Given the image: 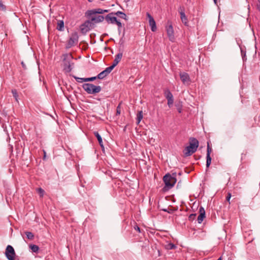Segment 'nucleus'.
Instances as JSON below:
<instances>
[{
  "label": "nucleus",
  "mask_w": 260,
  "mask_h": 260,
  "mask_svg": "<svg viewBox=\"0 0 260 260\" xmlns=\"http://www.w3.org/2000/svg\"><path fill=\"white\" fill-rule=\"evenodd\" d=\"M198 140L193 137L189 138V145L185 148L183 150L184 156H188L194 153L199 147Z\"/></svg>",
  "instance_id": "nucleus-1"
},
{
  "label": "nucleus",
  "mask_w": 260,
  "mask_h": 260,
  "mask_svg": "<svg viewBox=\"0 0 260 260\" xmlns=\"http://www.w3.org/2000/svg\"><path fill=\"white\" fill-rule=\"evenodd\" d=\"M163 181L165 184L164 189L168 190L174 186L177 180L175 176H172L169 173H168L164 176Z\"/></svg>",
  "instance_id": "nucleus-2"
},
{
  "label": "nucleus",
  "mask_w": 260,
  "mask_h": 260,
  "mask_svg": "<svg viewBox=\"0 0 260 260\" xmlns=\"http://www.w3.org/2000/svg\"><path fill=\"white\" fill-rule=\"evenodd\" d=\"M82 88L88 94H95L100 92L102 88L100 86H95L93 84L84 83Z\"/></svg>",
  "instance_id": "nucleus-3"
},
{
  "label": "nucleus",
  "mask_w": 260,
  "mask_h": 260,
  "mask_svg": "<svg viewBox=\"0 0 260 260\" xmlns=\"http://www.w3.org/2000/svg\"><path fill=\"white\" fill-rule=\"evenodd\" d=\"M63 61H64V67L63 70L66 73L70 72L72 70V64H73V63H71L70 61L72 59L73 57L71 54H66L63 55Z\"/></svg>",
  "instance_id": "nucleus-4"
},
{
  "label": "nucleus",
  "mask_w": 260,
  "mask_h": 260,
  "mask_svg": "<svg viewBox=\"0 0 260 260\" xmlns=\"http://www.w3.org/2000/svg\"><path fill=\"white\" fill-rule=\"evenodd\" d=\"M78 35L77 32L71 34L69 40L66 44V48L69 49L75 45L78 42Z\"/></svg>",
  "instance_id": "nucleus-5"
},
{
  "label": "nucleus",
  "mask_w": 260,
  "mask_h": 260,
  "mask_svg": "<svg viewBox=\"0 0 260 260\" xmlns=\"http://www.w3.org/2000/svg\"><path fill=\"white\" fill-rule=\"evenodd\" d=\"M166 31L170 41L174 42L175 40L174 32L171 21H168L166 26Z\"/></svg>",
  "instance_id": "nucleus-6"
},
{
  "label": "nucleus",
  "mask_w": 260,
  "mask_h": 260,
  "mask_svg": "<svg viewBox=\"0 0 260 260\" xmlns=\"http://www.w3.org/2000/svg\"><path fill=\"white\" fill-rule=\"evenodd\" d=\"M5 255L8 260H15L16 253L11 245H8L5 251Z\"/></svg>",
  "instance_id": "nucleus-7"
},
{
  "label": "nucleus",
  "mask_w": 260,
  "mask_h": 260,
  "mask_svg": "<svg viewBox=\"0 0 260 260\" xmlns=\"http://www.w3.org/2000/svg\"><path fill=\"white\" fill-rule=\"evenodd\" d=\"M146 16L149 19V24L151 26V29L152 31H155L156 30V26L155 21L153 17L148 12L146 13Z\"/></svg>",
  "instance_id": "nucleus-8"
},
{
  "label": "nucleus",
  "mask_w": 260,
  "mask_h": 260,
  "mask_svg": "<svg viewBox=\"0 0 260 260\" xmlns=\"http://www.w3.org/2000/svg\"><path fill=\"white\" fill-rule=\"evenodd\" d=\"M180 79L184 84H189L190 79L189 75L185 72H180L179 73Z\"/></svg>",
  "instance_id": "nucleus-9"
},
{
  "label": "nucleus",
  "mask_w": 260,
  "mask_h": 260,
  "mask_svg": "<svg viewBox=\"0 0 260 260\" xmlns=\"http://www.w3.org/2000/svg\"><path fill=\"white\" fill-rule=\"evenodd\" d=\"M212 148L209 145V143H207V156H206V167L208 168L211 163V157L210 153L212 152Z\"/></svg>",
  "instance_id": "nucleus-10"
},
{
  "label": "nucleus",
  "mask_w": 260,
  "mask_h": 260,
  "mask_svg": "<svg viewBox=\"0 0 260 260\" xmlns=\"http://www.w3.org/2000/svg\"><path fill=\"white\" fill-rule=\"evenodd\" d=\"M115 15L114 12H111L108 15H107L105 17L106 21L108 23H111L112 24L115 23L117 21V18L114 16Z\"/></svg>",
  "instance_id": "nucleus-11"
},
{
  "label": "nucleus",
  "mask_w": 260,
  "mask_h": 260,
  "mask_svg": "<svg viewBox=\"0 0 260 260\" xmlns=\"http://www.w3.org/2000/svg\"><path fill=\"white\" fill-rule=\"evenodd\" d=\"M113 69L111 66L107 68L104 71L98 74L97 77L99 79H102L106 77Z\"/></svg>",
  "instance_id": "nucleus-12"
},
{
  "label": "nucleus",
  "mask_w": 260,
  "mask_h": 260,
  "mask_svg": "<svg viewBox=\"0 0 260 260\" xmlns=\"http://www.w3.org/2000/svg\"><path fill=\"white\" fill-rule=\"evenodd\" d=\"M96 14H103V9L101 8L95 9L92 10H88L85 13V15L87 17H90L92 15H94Z\"/></svg>",
  "instance_id": "nucleus-13"
},
{
  "label": "nucleus",
  "mask_w": 260,
  "mask_h": 260,
  "mask_svg": "<svg viewBox=\"0 0 260 260\" xmlns=\"http://www.w3.org/2000/svg\"><path fill=\"white\" fill-rule=\"evenodd\" d=\"M199 213L200 214L198 217L197 220L199 223H201L205 218V211L204 208L202 206L199 208Z\"/></svg>",
  "instance_id": "nucleus-14"
},
{
  "label": "nucleus",
  "mask_w": 260,
  "mask_h": 260,
  "mask_svg": "<svg viewBox=\"0 0 260 260\" xmlns=\"http://www.w3.org/2000/svg\"><path fill=\"white\" fill-rule=\"evenodd\" d=\"M122 56H123V54L122 52L118 53L115 56V59L114 60L113 64L111 66V67H112L113 69H114L118 64V63L120 61V60L122 57Z\"/></svg>",
  "instance_id": "nucleus-15"
},
{
  "label": "nucleus",
  "mask_w": 260,
  "mask_h": 260,
  "mask_svg": "<svg viewBox=\"0 0 260 260\" xmlns=\"http://www.w3.org/2000/svg\"><path fill=\"white\" fill-rule=\"evenodd\" d=\"M90 23V21H86L84 24L80 26V30L82 34H85L89 31V29L88 27V25Z\"/></svg>",
  "instance_id": "nucleus-16"
},
{
  "label": "nucleus",
  "mask_w": 260,
  "mask_h": 260,
  "mask_svg": "<svg viewBox=\"0 0 260 260\" xmlns=\"http://www.w3.org/2000/svg\"><path fill=\"white\" fill-rule=\"evenodd\" d=\"M105 19V17L102 15H99L98 17H92L91 18V22H94L95 23H99L103 21V20Z\"/></svg>",
  "instance_id": "nucleus-17"
},
{
  "label": "nucleus",
  "mask_w": 260,
  "mask_h": 260,
  "mask_svg": "<svg viewBox=\"0 0 260 260\" xmlns=\"http://www.w3.org/2000/svg\"><path fill=\"white\" fill-rule=\"evenodd\" d=\"M180 18L181 19L182 22L185 25H187L188 20L185 14V13L183 11L180 12Z\"/></svg>",
  "instance_id": "nucleus-18"
},
{
  "label": "nucleus",
  "mask_w": 260,
  "mask_h": 260,
  "mask_svg": "<svg viewBox=\"0 0 260 260\" xmlns=\"http://www.w3.org/2000/svg\"><path fill=\"white\" fill-rule=\"evenodd\" d=\"M94 135L96 137V138H97V139L98 140V142L99 143V144L101 146V147L102 148H104V145H103V143L102 138L101 136H100V135L97 132H94Z\"/></svg>",
  "instance_id": "nucleus-19"
},
{
  "label": "nucleus",
  "mask_w": 260,
  "mask_h": 260,
  "mask_svg": "<svg viewBox=\"0 0 260 260\" xmlns=\"http://www.w3.org/2000/svg\"><path fill=\"white\" fill-rule=\"evenodd\" d=\"M56 29L59 31H63L64 30V22L63 20H58L57 21Z\"/></svg>",
  "instance_id": "nucleus-20"
},
{
  "label": "nucleus",
  "mask_w": 260,
  "mask_h": 260,
  "mask_svg": "<svg viewBox=\"0 0 260 260\" xmlns=\"http://www.w3.org/2000/svg\"><path fill=\"white\" fill-rule=\"evenodd\" d=\"M115 15L121 18H122L126 20H127V17L126 15L121 11H117V12L115 13Z\"/></svg>",
  "instance_id": "nucleus-21"
},
{
  "label": "nucleus",
  "mask_w": 260,
  "mask_h": 260,
  "mask_svg": "<svg viewBox=\"0 0 260 260\" xmlns=\"http://www.w3.org/2000/svg\"><path fill=\"white\" fill-rule=\"evenodd\" d=\"M165 95L166 99H170L173 98V96L172 93L171 92V91L169 89H166L165 91Z\"/></svg>",
  "instance_id": "nucleus-22"
},
{
  "label": "nucleus",
  "mask_w": 260,
  "mask_h": 260,
  "mask_svg": "<svg viewBox=\"0 0 260 260\" xmlns=\"http://www.w3.org/2000/svg\"><path fill=\"white\" fill-rule=\"evenodd\" d=\"M143 118V113L142 111H139L137 115V124H139Z\"/></svg>",
  "instance_id": "nucleus-23"
},
{
  "label": "nucleus",
  "mask_w": 260,
  "mask_h": 260,
  "mask_svg": "<svg viewBox=\"0 0 260 260\" xmlns=\"http://www.w3.org/2000/svg\"><path fill=\"white\" fill-rule=\"evenodd\" d=\"M165 247L168 250L174 249L176 248V246L172 243H168L165 246Z\"/></svg>",
  "instance_id": "nucleus-24"
},
{
  "label": "nucleus",
  "mask_w": 260,
  "mask_h": 260,
  "mask_svg": "<svg viewBox=\"0 0 260 260\" xmlns=\"http://www.w3.org/2000/svg\"><path fill=\"white\" fill-rule=\"evenodd\" d=\"M29 247L34 252H37L39 249V246L36 245L31 244Z\"/></svg>",
  "instance_id": "nucleus-25"
},
{
  "label": "nucleus",
  "mask_w": 260,
  "mask_h": 260,
  "mask_svg": "<svg viewBox=\"0 0 260 260\" xmlns=\"http://www.w3.org/2000/svg\"><path fill=\"white\" fill-rule=\"evenodd\" d=\"M25 233L28 239L32 240L34 238V235L32 233L30 232H26Z\"/></svg>",
  "instance_id": "nucleus-26"
},
{
  "label": "nucleus",
  "mask_w": 260,
  "mask_h": 260,
  "mask_svg": "<svg viewBox=\"0 0 260 260\" xmlns=\"http://www.w3.org/2000/svg\"><path fill=\"white\" fill-rule=\"evenodd\" d=\"M12 93L13 95L14 98H15L16 101L18 102V95L17 93V90L15 89H12Z\"/></svg>",
  "instance_id": "nucleus-27"
},
{
  "label": "nucleus",
  "mask_w": 260,
  "mask_h": 260,
  "mask_svg": "<svg viewBox=\"0 0 260 260\" xmlns=\"http://www.w3.org/2000/svg\"><path fill=\"white\" fill-rule=\"evenodd\" d=\"M74 78L76 79V81L79 83L86 82L85 78H79L74 76Z\"/></svg>",
  "instance_id": "nucleus-28"
},
{
  "label": "nucleus",
  "mask_w": 260,
  "mask_h": 260,
  "mask_svg": "<svg viewBox=\"0 0 260 260\" xmlns=\"http://www.w3.org/2000/svg\"><path fill=\"white\" fill-rule=\"evenodd\" d=\"M122 102H121L118 105L116 108V115H119L121 113V104Z\"/></svg>",
  "instance_id": "nucleus-29"
},
{
  "label": "nucleus",
  "mask_w": 260,
  "mask_h": 260,
  "mask_svg": "<svg viewBox=\"0 0 260 260\" xmlns=\"http://www.w3.org/2000/svg\"><path fill=\"white\" fill-rule=\"evenodd\" d=\"M196 215H197V214L196 213H193V214H190L188 217L189 220L193 221L195 219Z\"/></svg>",
  "instance_id": "nucleus-30"
},
{
  "label": "nucleus",
  "mask_w": 260,
  "mask_h": 260,
  "mask_svg": "<svg viewBox=\"0 0 260 260\" xmlns=\"http://www.w3.org/2000/svg\"><path fill=\"white\" fill-rule=\"evenodd\" d=\"M0 10L2 11L6 10V7L3 4L2 0H0Z\"/></svg>",
  "instance_id": "nucleus-31"
},
{
  "label": "nucleus",
  "mask_w": 260,
  "mask_h": 260,
  "mask_svg": "<svg viewBox=\"0 0 260 260\" xmlns=\"http://www.w3.org/2000/svg\"><path fill=\"white\" fill-rule=\"evenodd\" d=\"M167 100H168V106L169 107H171L173 105V104L174 102V99L172 98V99H168Z\"/></svg>",
  "instance_id": "nucleus-32"
},
{
  "label": "nucleus",
  "mask_w": 260,
  "mask_h": 260,
  "mask_svg": "<svg viewBox=\"0 0 260 260\" xmlns=\"http://www.w3.org/2000/svg\"><path fill=\"white\" fill-rule=\"evenodd\" d=\"M97 76L96 77H92L90 78H85L86 82H90V81H93L96 79H97Z\"/></svg>",
  "instance_id": "nucleus-33"
},
{
  "label": "nucleus",
  "mask_w": 260,
  "mask_h": 260,
  "mask_svg": "<svg viewBox=\"0 0 260 260\" xmlns=\"http://www.w3.org/2000/svg\"><path fill=\"white\" fill-rule=\"evenodd\" d=\"M241 55L242 56L243 59H244V58L246 56V51L244 50L241 47L240 48Z\"/></svg>",
  "instance_id": "nucleus-34"
},
{
  "label": "nucleus",
  "mask_w": 260,
  "mask_h": 260,
  "mask_svg": "<svg viewBox=\"0 0 260 260\" xmlns=\"http://www.w3.org/2000/svg\"><path fill=\"white\" fill-rule=\"evenodd\" d=\"M232 197V194L230 192H228L227 194V196L226 197V201L229 202V204H230V199Z\"/></svg>",
  "instance_id": "nucleus-35"
},
{
  "label": "nucleus",
  "mask_w": 260,
  "mask_h": 260,
  "mask_svg": "<svg viewBox=\"0 0 260 260\" xmlns=\"http://www.w3.org/2000/svg\"><path fill=\"white\" fill-rule=\"evenodd\" d=\"M134 228L137 231L139 232V233H141L140 228L138 226V225L137 224L134 226Z\"/></svg>",
  "instance_id": "nucleus-36"
},
{
  "label": "nucleus",
  "mask_w": 260,
  "mask_h": 260,
  "mask_svg": "<svg viewBox=\"0 0 260 260\" xmlns=\"http://www.w3.org/2000/svg\"><path fill=\"white\" fill-rule=\"evenodd\" d=\"M115 23H116L117 25L119 28L122 27V23L119 21L117 20L116 22Z\"/></svg>",
  "instance_id": "nucleus-37"
},
{
  "label": "nucleus",
  "mask_w": 260,
  "mask_h": 260,
  "mask_svg": "<svg viewBox=\"0 0 260 260\" xmlns=\"http://www.w3.org/2000/svg\"><path fill=\"white\" fill-rule=\"evenodd\" d=\"M39 192L41 194V196H43L44 192V190L41 188H39Z\"/></svg>",
  "instance_id": "nucleus-38"
},
{
  "label": "nucleus",
  "mask_w": 260,
  "mask_h": 260,
  "mask_svg": "<svg viewBox=\"0 0 260 260\" xmlns=\"http://www.w3.org/2000/svg\"><path fill=\"white\" fill-rule=\"evenodd\" d=\"M246 153L247 152H245V153H242L241 154V160H243L244 159H245L246 155Z\"/></svg>",
  "instance_id": "nucleus-39"
},
{
  "label": "nucleus",
  "mask_w": 260,
  "mask_h": 260,
  "mask_svg": "<svg viewBox=\"0 0 260 260\" xmlns=\"http://www.w3.org/2000/svg\"><path fill=\"white\" fill-rule=\"evenodd\" d=\"M21 65H22V68H23L24 70H26V69H27V68H26V66L25 65V64L24 63V62H23V61H22V62H21Z\"/></svg>",
  "instance_id": "nucleus-40"
},
{
  "label": "nucleus",
  "mask_w": 260,
  "mask_h": 260,
  "mask_svg": "<svg viewBox=\"0 0 260 260\" xmlns=\"http://www.w3.org/2000/svg\"><path fill=\"white\" fill-rule=\"evenodd\" d=\"M162 211H165V212H167L169 213H172V210H168V209H162Z\"/></svg>",
  "instance_id": "nucleus-41"
},
{
  "label": "nucleus",
  "mask_w": 260,
  "mask_h": 260,
  "mask_svg": "<svg viewBox=\"0 0 260 260\" xmlns=\"http://www.w3.org/2000/svg\"><path fill=\"white\" fill-rule=\"evenodd\" d=\"M177 110H178V112L179 113H181V111H182V109H181V108L180 107V106H178V108H177Z\"/></svg>",
  "instance_id": "nucleus-42"
},
{
  "label": "nucleus",
  "mask_w": 260,
  "mask_h": 260,
  "mask_svg": "<svg viewBox=\"0 0 260 260\" xmlns=\"http://www.w3.org/2000/svg\"><path fill=\"white\" fill-rule=\"evenodd\" d=\"M256 8H257V9L259 11H260V3H258V4H257L256 5Z\"/></svg>",
  "instance_id": "nucleus-43"
},
{
  "label": "nucleus",
  "mask_w": 260,
  "mask_h": 260,
  "mask_svg": "<svg viewBox=\"0 0 260 260\" xmlns=\"http://www.w3.org/2000/svg\"><path fill=\"white\" fill-rule=\"evenodd\" d=\"M109 10H103V14L104 13H108V12H109Z\"/></svg>",
  "instance_id": "nucleus-44"
},
{
  "label": "nucleus",
  "mask_w": 260,
  "mask_h": 260,
  "mask_svg": "<svg viewBox=\"0 0 260 260\" xmlns=\"http://www.w3.org/2000/svg\"><path fill=\"white\" fill-rule=\"evenodd\" d=\"M214 1V2L215 4H217V0H213Z\"/></svg>",
  "instance_id": "nucleus-45"
},
{
  "label": "nucleus",
  "mask_w": 260,
  "mask_h": 260,
  "mask_svg": "<svg viewBox=\"0 0 260 260\" xmlns=\"http://www.w3.org/2000/svg\"><path fill=\"white\" fill-rule=\"evenodd\" d=\"M217 260H222L221 259V257H220L219 258H218Z\"/></svg>",
  "instance_id": "nucleus-46"
},
{
  "label": "nucleus",
  "mask_w": 260,
  "mask_h": 260,
  "mask_svg": "<svg viewBox=\"0 0 260 260\" xmlns=\"http://www.w3.org/2000/svg\"><path fill=\"white\" fill-rule=\"evenodd\" d=\"M93 0H88L89 2H92Z\"/></svg>",
  "instance_id": "nucleus-47"
},
{
  "label": "nucleus",
  "mask_w": 260,
  "mask_h": 260,
  "mask_svg": "<svg viewBox=\"0 0 260 260\" xmlns=\"http://www.w3.org/2000/svg\"><path fill=\"white\" fill-rule=\"evenodd\" d=\"M258 3H260V0H258Z\"/></svg>",
  "instance_id": "nucleus-48"
}]
</instances>
